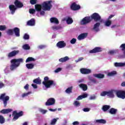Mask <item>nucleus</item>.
<instances>
[{"instance_id":"nucleus-14","label":"nucleus","mask_w":125,"mask_h":125,"mask_svg":"<svg viewBox=\"0 0 125 125\" xmlns=\"http://www.w3.org/2000/svg\"><path fill=\"white\" fill-rule=\"evenodd\" d=\"M57 46L58 48H64L66 46V43L64 41H60L57 43Z\"/></svg>"},{"instance_id":"nucleus-56","label":"nucleus","mask_w":125,"mask_h":125,"mask_svg":"<svg viewBox=\"0 0 125 125\" xmlns=\"http://www.w3.org/2000/svg\"><path fill=\"white\" fill-rule=\"evenodd\" d=\"M44 47H45V46L43 45H40L38 46V48L40 49H43V48H44Z\"/></svg>"},{"instance_id":"nucleus-48","label":"nucleus","mask_w":125,"mask_h":125,"mask_svg":"<svg viewBox=\"0 0 125 125\" xmlns=\"http://www.w3.org/2000/svg\"><path fill=\"white\" fill-rule=\"evenodd\" d=\"M23 39L24 40H29V39H30V36L29 35L25 33L23 36Z\"/></svg>"},{"instance_id":"nucleus-6","label":"nucleus","mask_w":125,"mask_h":125,"mask_svg":"<svg viewBox=\"0 0 125 125\" xmlns=\"http://www.w3.org/2000/svg\"><path fill=\"white\" fill-rule=\"evenodd\" d=\"M23 115L24 112L23 111H20L18 113L17 110H15L13 112L12 114V116H14L13 120H18L20 117H22Z\"/></svg>"},{"instance_id":"nucleus-30","label":"nucleus","mask_w":125,"mask_h":125,"mask_svg":"<svg viewBox=\"0 0 125 125\" xmlns=\"http://www.w3.org/2000/svg\"><path fill=\"white\" fill-rule=\"evenodd\" d=\"M114 66L115 67H124V66H125V63L123 62H115Z\"/></svg>"},{"instance_id":"nucleus-52","label":"nucleus","mask_w":125,"mask_h":125,"mask_svg":"<svg viewBox=\"0 0 125 125\" xmlns=\"http://www.w3.org/2000/svg\"><path fill=\"white\" fill-rule=\"evenodd\" d=\"M52 29L53 30H59V29H60V27L58 26H53L52 27Z\"/></svg>"},{"instance_id":"nucleus-23","label":"nucleus","mask_w":125,"mask_h":125,"mask_svg":"<svg viewBox=\"0 0 125 125\" xmlns=\"http://www.w3.org/2000/svg\"><path fill=\"white\" fill-rule=\"evenodd\" d=\"M80 88H82L83 91L87 90V85L85 84L81 83L79 85Z\"/></svg>"},{"instance_id":"nucleus-2","label":"nucleus","mask_w":125,"mask_h":125,"mask_svg":"<svg viewBox=\"0 0 125 125\" xmlns=\"http://www.w3.org/2000/svg\"><path fill=\"white\" fill-rule=\"evenodd\" d=\"M118 97V98H121L122 99H125V91L124 90H111L109 91H107V95L110 98H114L115 95Z\"/></svg>"},{"instance_id":"nucleus-22","label":"nucleus","mask_w":125,"mask_h":125,"mask_svg":"<svg viewBox=\"0 0 125 125\" xmlns=\"http://www.w3.org/2000/svg\"><path fill=\"white\" fill-rule=\"evenodd\" d=\"M93 76L95 78H97L98 79H104V78L105 77V75L104 74H102L101 73L93 74Z\"/></svg>"},{"instance_id":"nucleus-53","label":"nucleus","mask_w":125,"mask_h":125,"mask_svg":"<svg viewBox=\"0 0 125 125\" xmlns=\"http://www.w3.org/2000/svg\"><path fill=\"white\" fill-rule=\"evenodd\" d=\"M61 71H62V68L59 67L55 70V73H59V72H60Z\"/></svg>"},{"instance_id":"nucleus-21","label":"nucleus","mask_w":125,"mask_h":125,"mask_svg":"<svg viewBox=\"0 0 125 125\" xmlns=\"http://www.w3.org/2000/svg\"><path fill=\"white\" fill-rule=\"evenodd\" d=\"M100 26V23L97 22L94 25V27L92 29L95 32H99V27Z\"/></svg>"},{"instance_id":"nucleus-42","label":"nucleus","mask_w":125,"mask_h":125,"mask_svg":"<svg viewBox=\"0 0 125 125\" xmlns=\"http://www.w3.org/2000/svg\"><path fill=\"white\" fill-rule=\"evenodd\" d=\"M73 105L76 107H79L80 105H81V103H80V102H79L78 101H75L73 103Z\"/></svg>"},{"instance_id":"nucleus-54","label":"nucleus","mask_w":125,"mask_h":125,"mask_svg":"<svg viewBox=\"0 0 125 125\" xmlns=\"http://www.w3.org/2000/svg\"><path fill=\"white\" fill-rule=\"evenodd\" d=\"M83 59H84L83 57H80L76 61V63H78V62L82 61V60H83Z\"/></svg>"},{"instance_id":"nucleus-18","label":"nucleus","mask_w":125,"mask_h":125,"mask_svg":"<svg viewBox=\"0 0 125 125\" xmlns=\"http://www.w3.org/2000/svg\"><path fill=\"white\" fill-rule=\"evenodd\" d=\"M14 33L16 37H20V29L18 27L13 28Z\"/></svg>"},{"instance_id":"nucleus-17","label":"nucleus","mask_w":125,"mask_h":125,"mask_svg":"<svg viewBox=\"0 0 125 125\" xmlns=\"http://www.w3.org/2000/svg\"><path fill=\"white\" fill-rule=\"evenodd\" d=\"M12 112V109L11 108H7V109H3L0 111V114H9V113H11Z\"/></svg>"},{"instance_id":"nucleus-47","label":"nucleus","mask_w":125,"mask_h":125,"mask_svg":"<svg viewBox=\"0 0 125 125\" xmlns=\"http://www.w3.org/2000/svg\"><path fill=\"white\" fill-rule=\"evenodd\" d=\"M107 93H108V91H104L101 93V96H105V95H107Z\"/></svg>"},{"instance_id":"nucleus-29","label":"nucleus","mask_w":125,"mask_h":125,"mask_svg":"<svg viewBox=\"0 0 125 125\" xmlns=\"http://www.w3.org/2000/svg\"><path fill=\"white\" fill-rule=\"evenodd\" d=\"M111 108V106L109 105H104L102 107V110L104 112H106L109 110Z\"/></svg>"},{"instance_id":"nucleus-15","label":"nucleus","mask_w":125,"mask_h":125,"mask_svg":"<svg viewBox=\"0 0 125 125\" xmlns=\"http://www.w3.org/2000/svg\"><path fill=\"white\" fill-rule=\"evenodd\" d=\"M9 8L11 11V14L13 15L15 13V11H16V9L17 8L15 6V5L13 4H11L9 6Z\"/></svg>"},{"instance_id":"nucleus-11","label":"nucleus","mask_w":125,"mask_h":125,"mask_svg":"<svg viewBox=\"0 0 125 125\" xmlns=\"http://www.w3.org/2000/svg\"><path fill=\"white\" fill-rule=\"evenodd\" d=\"M18 53H19V50L12 51L8 54L7 57L8 58L14 57V56H16L17 54H18Z\"/></svg>"},{"instance_id":"nucleus-55","label":"nucleus","mask_w":125,"mask_h":125,"mask_svg":"<svg viewBox=\"0 0 125 125\" xmlns=\"http://www.w3.org/2000/svg\"><path fill=\"white\" fill-rule=\"evenodd\" d=\"M90 110V109L88 108H84L83 109V112H89Z\"/></svg>"},{"instance_id":"nucleus-59","label":"nucleus","mask_w":125,"mask_h":125,"mask_svg":"<svg viewBox=\"0 0 125 125\" xmlns=\"http://www.w3.org/2000/svg\"><path fill=\"white\" fill-rule=\"evenodd\" d=\"M57 110V108L56 109H52V108H49V111H50V112H55Z\"/></svg>"},{"instance_id":"nucleus-27","label":"nucleus","mask_w":125,"mask_h":125,"mask_svg":"<svg viewBox=\"0 0 125 125\" xmlns=\"http://www.w3.org/2000/svg\"><path fill=\"white\" fill-rule=\"evenodd\" d=\"M33 83L36 84H42V80L40 79V77H38L33 80Z\"/></svg>"},{"instance_id":"nucleus-63","label":"nucleus","mask_w":125,"mask_h":125,"mask_svg":"<svg viewBox=\"0 0 125 125\" xmlns=\"http://www.w3.org/2000/svg\"><path fill=\"white\" fill-rule=\"evenodd\" d=\"M92 83H96V80L94 79V78L92 79V80L91 81Z\"/></svg>"},{"instance_id":"nucleus-10","label":"nucleus","mask_w":125,"mask_h":125,"mask_svg":"<svg viewBox=\"0 0 125 125\" xmlns=\"http://www.w3.org/2000/svg\"><path fill=\"white\" fill-rule=\"evenodd\" d=\"M55 104V99L53 98H49L45 103L46 106H51Z\"/></svg>"},{"instance_id":"nucleus-7","label":"nucleus","mask_w":125,"mask_h":125,"mask_svg":"<svg viewBox=\"0 0 125 125\" xmlns=\"http://www.w3.org/2000/svg\"><path fill=\"white\" fill-rule=\"evenodd\" d=\"M91 21L94 20L95 22H98V21H100L101 20V16L99 15L97 13H93L90 17Z\"/></svg>"},{"instance_id":"nucleus-3","label":"nucleus","mask_w":125,"mask_h":125,"mask_svg":"<svg viewBox=\"0 0 125 125\" xmlns=\"http://www.w3.org/2000/svg\"><path fill=\"white\" fill-rule=\"evenodd\" d=\"M10 70L13 71L17 67H19L21 63H23V59H14L11 61Z\"/></svg>"},{"instance_id":"nucleus-24","label":"nucleus","mask_w":125,"mask_h":125,"mask_svg":"<svg viewBox=\"0 0 125 125\" xmlns=\"http://www.w3.org/2000/svg\"><path fill=\"white\" fill-rule=\"evenodd\" d=\"M35 19H31L30 20L27 21L28 26H35Z\"/></svg>"},{"instance_id":"nucleus-20","label":"nucleus","mask_w":125,"mask_h":125,"mask_svg":"<svg viewBox=\"0 0 125 125\" xmlns=\"http://www.w3.org/2000/svg\"><path fill=\"white\" fill-rule=\"evenodd\" d=\"M50 21L51 23H53L54 24H56V25H58V24H59V21H58V19L55 17L51 18L50 19Z\"/></svg>"},{"instance_id":"nucleus-61","label":"nucleus","mask_w":125,"mask_h":125,"mask_svg":"<svg viewBox=\"0 0 125 125\" xmlns=\"http://www.w3.org/2000/svg\"><path fill=\"white\" fill-rule=\"evenodd\" d=\"M31 85L34 88H38V85H37L36 84H32Z\"/></svg>"},{"instance_id":"nucleus-28","label":"nucleus","mask_w":125,"mask_h":125,"mask_svg":"<svg viewBox=\"0 0 125 125\" xmlns=\"http://www.w3.org/2000/svg\"><path fill=\"white\" fill-rule=\"evenodd\" d=\"M86 97H87V94H83L82 95L79 96L76 99V100H82V99H83V98H86Z\"/></svg>"},{"instance_id":"nucleus-57","label":"nucleus","mask_w":125,"mask_h":125,"mask_svg":"<svg viewBox=\"0 0 125 125\" xmlns=\"http://www.w3.org/2000/svg\"><path fill=\"white\" fill-rule=\"evenodd\" d=\"M72 125H80V122H79L78 121H75V122H73Z\"/></svg>"},{"instance_id":"nucleus-1","label":"nucleus","mask_w":125,"mask_h":125,"mask_svg":"<svg viewBox=\"0 0 125 125\" xmlns=\"http://www.w3.org/2000/svg\"><path fill=\"white\" fill-rule=\"evenodd\" d=\"M52 0H48L43 2L42 4H37L35 5V10L40 12L42 11V8L44 11H49L52 8V4H51Z\"/></svg>"},{"instance_id":"nucleus-4","label":"nucleus","mask_w":125,"mask_h":125,"mask_svg":"<svg viewBox=\"0 0 125 125\" xmlns=\"http://www.w3.org/2000/svg\"><path fill=\"white\" fill-rule=\"evenodd\" d=\"M42 83L46 88H49L51 85H56V83L52 80H49V78L47 76L44 78V81L42 82Z\"/></svg>"},{"instance_id":"nucleus-12","label":"nucleus","mask_w":125,"mask_h":125,"mask_svg":"<svg viewBox=\"0 0 125 125\" xmlns=\"http://www.w3.org/2000/svg\"><path fill=\"white\" fill-rule=\"evenodd\" d=\"M102 48L100 47H96L92 50L89 51V53H97V52H101Z\"/></svg>"},{"instance_id":"nucleus-50","label":"nucleus","mask_w":125,"mask_h":125,"mask_svg":"<svg viewBox=\"0 0 125 125\" xmlns=\"http://www.w3.org/2000/svg\"><path fill=\"white\" fill-rule=\"evenodd\" d=\"M39 111H40V112H41V113H42V114H45L47 112V110L42 109H40L39 110Z\"/></svg>"},{"instance_id":"nucleus-58","label":"nucleus","mask_w":125,"mask_h":125,"mask_svg":"<svg viewBox=\"0 0 125 125\" xmlns=\"http://www.w3.org/2000/svg\"><path fill=\"white\" fill-rule=\"evenodd\" d=\"M24 89H26V90H28L29 89V84H26L24 87Z\"/></svg>"},{"instance_id":"nucleus-32","label":"nucleus","mask_w":125,"mask_h":125,"mask_svg":"<svg viewBox=\"0 0 125 125\" xmlns=\"http://www.w3.org/2000/svg\"><path fill=\"white\" fill-rule=\"evenodd\" d=\"M73 90V86H70L68 88H67L65 90L66 93H67L68 94H70V93H72Z\"/></svg>"},{"instance_id":"nucleus-31","label":"nucleus","mask_w":125,"mask_h":125,"mask_svg":"<svg viewBox=\"0 0 125 125\" xmlns=\"http://www.w3.org/2000/svg\"><path fill=\"white\" fill-rule=\"evenodd\" d=\"M73 22H74V21L73 20V19L71 18L68 17L67 19H66L67 24H68V25H70V24H72Z\"/></svg>"},{"instance_id":"nucleus-40","label":"nucleus","mask_w":125,"mask_h":125,"mask_svg":"<svg viewBox=\"0 0 125 125\" xmlns=\"http://www.w3.org/2000/svg\"><path fill=\"white\" fill-rule=\"evenodd\" d=\"M4 122H5V120L4 119L3 116L0 115V124H4Z\"/></svg>"},{"instance_id":"nucleus-46","label":"nucleus","mask_w":125,"mask_h":125,"mask_svg":"<svg viewBox=\"0 0 125 125\" xmlns=\"http://www.w3.org/2000/svg\"><path fill=\"white\" fill-rule=\"evenodd\" d=\"M120 48H121L122 51H124L125 50V43L122 44Z\"/></svg>"},{"instance_id":"nucleus-25","label":"nucleus","mask_w":125,"mask_h":125,"mask_svg":"<svg viewBox=\"0 0 125 125\" xmlns=\"http://www.w3.org/2000/svg\"><path fill=\"white\" fill-rule=\"evenodd\" d=\"M70 58L68 56L64 57V58H62L59 60V62H62L63 63L64 62H66V61H68L69 60Z\"/></svg>"},{"instance_id":"nucleus-26","label":"nucleus","mask_w":125,"mask_h":125,"mask_svg":"<svg viewBox=\"0 0 125 125\" xmlns=\"http://www.w3.org/2000/svg\"><path fill=\"white\" fill-rule=\"evenodd\" d=\"M118 111V109L114 108H111L109 110V113L111 115H115L117 114V112Z\"/></svg>"},{"instance_id":"nucleus-60","label":"nucleus","mask_w":125,"mask_h":125,"mask_svg":"<svg viewBox=\"0 0 125 125\" xmlns=\"http://www.w3.org/2000/svg\"><path fill=\"white\" fill-rule=\"evenodd\" d=\"M29 93H23V94H22V97H25V96H28V95H29Z\"/></svg>"},{"instance_id":"nucleus-35","label":"nucleus","mask_w":125,"mask_h":125,"mask_svg":"<svg viewBox=\"0 0 125 125\" xmlns=\"http://www.w3.org/2000/svg\"><path fill=\"white\" fill-rule=\"evenodd\" d=\"M34 64L33 63H27L26 64V67L27 68V69H31L34 68Z\"/></svg>"},{"instance_id":"nucleus-13","label":"nucleus","mask_w":125,"mask_h":125,"mask_svg":"<svg viewBox=\"0 0 125 125\" xmlns=\"http://www.w3.org/2000/svg\"><path fill=\"white\" fill-rule=\"evenodd\" d=\"M80 72L81 74H83V75H87L91 73V70L87 68H81Z\"/></svg>"},{"instance_id":"nucleus-5","label":"nucleus","mask_w":125,"mask_h":125,"mask_svg":"<svg viewBox=\"0 0 125 125\" xmlns=\"http://www.w3.org/2000/svg\"><path fill=\"white\" fill-rule=\"evenodd\" d=\"M0 100H2L4 107H6L7 105V102L9 100V96H6L5 97V93L1 94L0 96Z\"/></svg>"},{"instance_id":"nucleus-33","label":"nucleus","mask_w":125,"mask_h":125,"mask_svg":"<svg viewBox=\"0 0 125 125\" xmlns=\"http://www.w3.org/2000/svg\"><path fill=\"white\" fill-rule=\"evenodd\" d=\"M36 61V60L33 57H28L25 61L26 63H28V62H32Z\"/></svg>"},{"instance_id":"nucleus-43","label":"nucleus","mask_w":125,"mask_h":125,"mask_svg":"<svg viewBox=\"0 0 125 125\" xmlns=\"http://www.w3.org/2000/svg\"><path fill=\"white\" fill-rule=\"evenodd\" d=\"M116 50H110L108 52V54H110V55H114V54H116Z\"/></svg>"},{"instance_id":"nucleus-9","label":"nucleus","mask_w":125,"mask_h":125,"mask_svg":"<svg viewBox=\"0 0 125 125\" xmlns=\"http://www.w3.org/2000/svg\"><path fill=\"white\" fill-rule=\"evenodd\" d=\"M70 9L74 11H77V10L81 9V6L77 4L76 2H73L70 5Z\"/></svg>"},{"instance_id":"nucleus-39","label":"nucleus","mask_w":125,"mask_h":125,"mask_svg":"<svg viewBox=\"0 0 125 125\" xmlns=\"http://www.w3.org/2000/svg\"><path fill=\"white\" fill-rule=\"evenodd\" d=\"M111 24H112V21L107 20L105 22V25L106 26V27H110L111 26Z\"/></svg>"},{"instance_id":"nucleus-51","label":"nucleus","mask_w":125,"mask_h":125,"mask_svg":"<svg viewBox=\"0 0 125 125\" xmlns=\"http://www.w3.org/2000/svg\"><path fill=\"white\" fill-rule=\"evenodd\" d=\"M30 3L32 5L36 4L37 3V0H30Z\"/></svg>"},{"instance_id":"nucleus-45","label":"nucleus","mask_w":125,"mask_h":125,"mask_svg":"<svg viewBox=\"0 0 125 125\" xmlns=\"http://www.w3.org/2000/svg\"><path fill=\"white\" fill-rule=\"evenodd\" d=\"M29 12L30 14H34L36 13V10L35 9H29Z\"/></svg>"},{"instance_id":"nucleus-36","label":"nucleus","mask_w":125,"mask_h":125,"mask_svg":"<svg viewBox=\"0 0 125 125\" xmlns=\"http://www.w3.org/2000/svg\"><path fill=\"white\" fill-rule=\"evenodd\" d=\"M6 33L7 34V35H9V36H13L14 34L13 29H8L7 31H6Z\"/></svg>"},{"instance_id":"nucleus-19","label":"nucleus","mask_w":125,"mask_h":125,"mask_svg":"<svg viewBox=\"0 0 125 125\" xmlns=\"http://www.w3.org/2000/svg\"><path fill=\"white\" fill-rule=\"evenodd\" d=\"M87 35H88L87 33H82L78 36V39L79 40V41H82V40H84V39H85V38L87 37Z\"/></svg>"},{"instance_id":"nucleus-62","label":"nucleus","mask_w":125,"mask_h":125,"mask_svg":"<svg viewBox=\"0 0 125 125\" xmlns=\"http://www.w3.org/2000/svg\"><path fill=\"white\" fill-rule=\"evenodd\" d=\"M44 14H45V12H44V11H41L40 12V15H44Z\"/></svg>"},{"instance_id":"nucleus-41","label":"nucleus","mask_w":125,"mask_h":125,"mask_svg":"<svg viewBox=\"0 0 125 125\" xmlns=\"http://www.w3.org/2000/svg\"><path fill=\"white\" fill-rule=\"evenodd\" d=\"M57 122V119L54 118L53 120H51V123L50 125H55V124Z\"/></svg>"},{"instance_id":"nucleus-37","label":"nucleus","mask_w":125,"mask_h":125,"mask_svg":"<svg viewBox=\"0 0 125 125\" xmlns=\"http://www.w3.org/2000/svg\"><path fill=\"white\" fill-rule=\"evenodd\" d=\"M96 123H98L99 124H106V120L104 119H100V120H97L96 121Z\"/></svg>"},{"instance_id":"nucleus-8","label":"nucleus","mask_w":125,"mask_h":125,"mask_svg":"<svg viewBox=\"0 0 125 125\" xmlns=\"http://www.w3.org/2000/svg\"><path fill=\"white\" fill-rule=\"evenodd\" d=\"M91 21V18L90 17H85V18H83L82 20L81 23V25H86V24H88V23H90Z\"/></svg>"},{"instance_id":"nucleus-64","label":"nucleus","mask_w":125,"mask_h":125,"mask_svg":"<svg viewBox=\"0 0 125 125\" xmlns=\"http://www.w3.org/2000/svg\"><path fill=\"white\" fill-rule=\"evenodd\" d=\"M121 86L125 87V81L121 83Z\"/></svg>"},{"instance_id":"nucleus-44","label":"nucleus","mask_w":125,"mask_h":125,"mask_svg":"<svg viewBox=\"0 0 125 125\" xmlns=\"http://www.w3.org/2000/svg\"><path fill=\"white\" fill-rule=\"evenodd\" d=\"M6 29V25H0V31H5Z\"/></svg>"},{"instance_id":"nucleus-38","label":"nucleus","mask_w":125,"mask_h":125,"mask_svg":"<svg viewBox=\"0 0 125 125\" xmlns=\"http://www.w3.org/2000/svg\"><path fill=\"white\" fill-rule=\"evenodd\" d=\"M23 49H24L25 50H29L30 49V46L28 44H25L22 46Z\"/></svg>"},{"instance_id":"nucleus-49","label":"nucleus","mask_w":125,"mask_h":125,"mask_svg":"<svg viewBox=\"0 0 125 125\" xmlns=\"http://www.w3.org/2000/svg\"><path fill=\"white\" fill-rule=\"evenodd\" d=\"M77 42V39L73 38L70 41V43L71 44H75V42Z\"/></svg>"},{"instance_id":"nucleus-34","label":"nucleus","mask_w":125,"mask_h":125,"mask_svg":"<svg viewBox=\"0 0 125 125\" xmlns=\"http://www.w3.org/2000/svg\"><path fill=\"white\" fill-rule=\"evenodd\" d=\"M117 74V71H112L111 72H109L108 74H107V75L109 76V77H113L114 76H116V75Z\"/></svg>"},{"instance_id":"nucleus-16","label":"nucleus","mask_w":125,"mask_h":125,"mask_svg":"<svg viewBox=\"0 0 125 125\" xmlns=\"http://www.w3.org/2000/svg\"><path fill=\"white\" fill-rule=\"evenodd\" d=\"M14 4H15V6H16V7H17L18 8H22V6H24V5L23 4V3L21 2L18 0H15V2H14Z\"/></svg>"}]
</instances>
